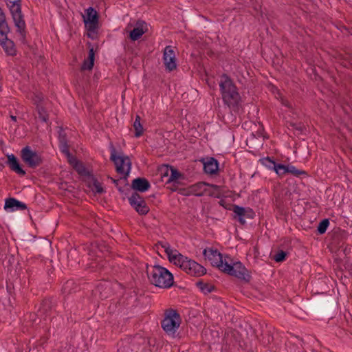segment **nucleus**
I'll return each mask as SVG.
<instances>
[{
	"mask_svg": "<svg viewBox=\"0 0 352 352\" xmlns=\"http://www.w3.org/2000/svg\"><path fill=\"white\" fill-rule=\"evenodd\" d=\"M4 158L0 159V170H2L5 168L6 162H3Z\"/></svg>",
	"mask_w": 352,
	"mask_h": 352,
	"instance_id": "49530a36",
	"label": "nucleus"
},
{
	"mask_svg": "<svg viewBox=\"0 0 352 352\" xmlns=\"http://www.w3.org/2000/svg\"><path fill=\"white\" fill-rule=\"evenodd\" d=\"M10 118L12 120H13L14 122H16V117L15 116H10Z\"/></svg>",
	"mask_w": 352,
	"mask_h": 352,
	"instance_id": "09e8293b",
	"label": "nucleus"
},
{
	"mask_svg": "<svg viewBox=\"0 0 352 352\" xmlns=\"http://www.w3.org/2000/svg\"><path fill=\"white\" fill-rule=\"evenodd\" d=\"M12 17L23 15L21 10V0H6Z\"/></svg>",
	"mask_w": 352,
	"mask_h": 352,
	"instance_id": "412c9836",
	"label": "nucleus"
},
{
	"mask_svg": "<svg viewBox=\"0 0 352 352\" xmlns=\"http://www.w3.org/2000/svg\"><path fill=\"white\" fill-rule=\"evenodd\" d=\"M7 158L6 164L11 170L20 176H24L26 174V172L22 168L18 158L14 154L7 155Z\"/></svg>",
	"mask_w": 352,
	"mask_h": 352,
	"instance_id": "f3484780",
	"label": "nucleus"
},
{
	"mask_svg": "<svg viewBox=\"0 0 352 352\" xmlns=\"http://www.w3.org/2000/svg\"><path fill=\"white\" fill-rule=\"evenodd\" d=\"M147 31V23L142 20H138L135 27L129 32V38L131 41H135Z\"/></svg>",
	"mask_w": 352,
	"mask_h": 352,
	"instance_id": "4468645a",
	"label": "nucleus"
},
{
	"mask_svg": "<svg viewBox=\"0 0 352 352\" xmlns=\"http://www.w3.org/2000/svg\"><path fill=\"white\" fill-rule=\"evenodd\" d=\"M272 339L273 338L270 334H268L267 344H269L272 340Z\"/></svg>",
	"mask_w": 352,
	"mask_h": 352,
	"instance_id": "de8ad7c7",
	"label": "nucleus"
},
{
	"mask_svg": "<svg viewBox=\"0 0 352 352\" xmlns=\"http://www.w3.org/2000/svg\"><path fill=\"white\" fill-rule=\"evenodd\" d=\"M287 253L283 250L278 251L273 256L274 260L277 263H281L286 260Z\"/></svg>",
	"mask_w": 352,
	"mask_h": 352,
	"instance_id": "e433bc0d",
	"label": "nucleus"
},
{
	"mask_svg": "<svg viewBox=\"0 0 352 352\" xmlns=\"http://www.w3.org/2000/svg\"><path fill=\"white\" fill-rule=\"evenodd\" d=\"M151 188L148 180L144 177H137L131 182V188L135 191L144 192Z\"/></svg>",
	"mask_w": 352,
	"mask_h": 352,
	"instance_id": "6ab92c4d",
	"label": "nucleus"
},
{
	"mask_svg": "<svg viewBox=\"0 0 352 352\" xmlns=\"http://www.w3.org/2000/svg\"><path fill=\"white\" fill-rule=\"evenodd\" d=\"M79 289L78 285L75 283L74 280H67L62 287V292L63 294L68 295L74 292H77Z\"/></svg>",
	"mask_w": 352,
	"mask_h": 352,
	"instance_id": "a878e982",
	"label": "nucleus"
},
{
	"mask_svg": "<svg viewBox=\"0 0 352 352\" xmlns=\"http://www.w3.org/2000/svg\"><path fill=\"white\" fill-rule=\"evenodd\" d=\"M286 126L288 129H292L298 131V133H302L305 130V126L302 122H287Z\"/></svg>",
	"mask_w": 352,
	"mask_h": 352,
	"instance_id": "72a5a7b5",
	"label": "nucleus"
},
{
	"mask_svg": "<svg viewBox=\"0 0 352 352\" xmlns=\"http://www.w3.org/2000/svg\"><path fill=\"white\" fill-rule=\"evenodd\" d=\"M74 168L76 170V172L82 176H87L90 177L93 175L85 166V165L81 162H76V164L73 166Z\"/></svg>",
	"mask_w": 352,
	"mask_h": 352,
	"instance_id": "2f4dec72",
	"label": "nucleus"
},
{
	"mask_svg": "<svg viewBox=\"0 0 352 352\" xmlns=\"http://www.w3.org/2000/svg\"><path fill=\"white\" fill-rule=\"evenodd\" d=\"M21 157L23 162L31 168H35L42 164V156L36 151H33L29 146H26L21 151Z\"/></svg>",
	"mask_w": 352,
	"mask_h": 352,
	"instance_id": "0eeeda50",
	"label": "nucleus"
},
{
	"mask_svg": "<svg viewBox=\"0 0 352 352\" xmlns=\"http://www.w3.org/2000/svg\"><path fill=\"white\" fill-rule=\"evenodd\" d=\"M58 141L59 144L67 142L66 133L63 130V129H60L59 131Z\"/></svg>",
	"mask_w": 352,
	"mask_h": 352,
	"instance_id": "79ce46f5",
	"label": "nucleus"
},
{
	"mask_svg": "<svg viewBox=\"0 0 352 352\" xmlns=\"http://www.w3.org/2000/svg\"><path fill=\"white\" fill-rule=\"evenodd\" d=\"M8 34H0V45L8 56H14L16 54L14 43L8 38Z\"/></svg>",
	"mask_w": 352,
	"mask_h": 352,
	"instance_id": "2eb2a0df",
	"label": "nucleus"
},
{
	"mask_svg": "<svg viewBox=\"0 0 352 352\" xmlns=\"http://www.w3.org/2000/svg\"><path fill=\"white\" fill-rule=\"evenodd\" d=\"M94 48L91 47L89 50V55L87 59H85L82 65L81 69L82 70H91L92 69L94 65Z\"/></svg>",
	"mask_w": 352,
	"mask_h": 352,
	"instance_id": "b1692460",
	"label": "nucleus"
},
{
	"mask_svg": "<svg viewBox=\"0 0 352 352\" xmlns=\"http://www.w3.org/2000/svg\"><path fill=\"white\" fill-rule=\"evenodd\" d=\"M14 25L16 28V32L20 35V41L25 44L26 41V24L24 20V15L12 17Z\"/></svg>",
	"mask_w": 352,
	"mask_h": 352,
	"instance_id": "dca6fc26",
	"label": "nucleus"
},
{
	"mask_svg": "<svg viewBox=\"0 0 352 352\" xmlns=\"http://www.w3.org/2000/svg\"><path fill=\"white\" fill-rule=\"evenodd\" d=\"M140 116L139 115H136L135 121L133 124V129L135 130L134 136L135 138H139L142 136L144 133V128L140 122Z\"/></svg>",
	"mask_w": 352,
	"mask_h": 352,
	"instance_id": "c85d7f7f",
	"label": "nucleus"
},
{
	"mask_svg": "<svg viewBox=\"0 0 352 352\" xmlns=\"http://www.w3.org/2000/svg\"><path fill=\"white\" fill-rule=\"evenodd\" d=\"M84 22L89 31H94L98 26V15L94 8L89 7L86 10V17L83 16Z\"/></svg>",
	"mask_w": 352,
	"mask_h": 352,
	"instance_id": "f8f14e48",
	"label": "nucleus"
},
{
	"mask_svg": "<svg viewBox=\"0 0 352 352\" xmlns=\"http://www.w3.org/2000/svg\"><path fill=\"white\" fill-rule=\"evenodd\" d=\"M329 226V221L328 219H322L317 227L318 233L320 234H324Z\"/></svg>",
	"mask_w": 352,
	"mask_h": 352,
	"instance_id": "c9c22d12",
	"label": "nucleus"
},
{
	"mask_svg": "<svg viewBox=\"0 0 352 352\" xmlns=\"http://www.w3.org/2000/svg\"><path fill=\"white\" fill-rule=\"evenodd\" d=\"M111 157L110 160L115 164L116 172L123 175L120 177V186H127L129 185L127 178L129 175L131 168V162L127 156H119L116 155V150L113 145L111 144Z\"/></svg>",
	"mask_w": 352,
	"mask_h": 352,
	"instance_id": "7ed1b4c3",
	"label": "nucleus"
},
{
	"mask_svg": "<svg viewBox=\"0 0 352 352\" xmlns=\"http://www.w3.org/2000/svg\"><path fill=\"white\" fill-rule=\"evenodd\" d=\"M231 210L234 212L233 219L238 221L241 225L245 224V219H252L255 216L254 210L250 208H244L234 204Z\"/></svg>",
	"mask_w": 352,
	"mask_h": 352,
	"instance_id": "6e6552de",
	"label": "nucleus"
},
{
	"mask_svg": "<svg viewBox=\"0 0 352 352\" xmlns=\"http://www.w3.org/2000/svg\"><path fill=\"white\" fill-rule=\"evenodd\" d=\"M199 184H204L203 185L201 186H199L196 188V192H201L203 194H204V191L201 190V188L203 187H204L205 186H207L208 185V184L205 183V182H199Z\"/></svg>",
	"mask_w": 352,
	"mask_h": 352,
	"instance_id": "a18cd8bd",
	"label": "nucleus"
},
{
	"mask_svg": "<svg viewBox=\"0 0 352 352\" xmlns=\"http://www.w3.org/2000/svg\"><path fill=\"white\" fill-rule=\"evenodd\" d=\"M229 261H232L231 258L226 256L225 258L224 267L222 270L223 272L244 280L246 283L250 281L252 276L241 262L236 261L229 263Z\"/></svg>",
	"mask_w": 352,
	"mask_h": 352,
	"instance_id": "423d86ee",
	"label": "nucleus"
},
{
	"mask_svg": "<svg viewBox=\"0 0 352 352\" xmlns=\"http://www.w3.org/2000/svg\"><path fill=\"white\" fill-rule=\"evenodd\" d=\"M10 32V27L6 21V16L3 11V10L0 8V34H5L6 33Z\"/></svg>",
	"mask_w": 352,
	"mask_h": 352,
	"instance_id": "cd10ccee",
	"label": "nucleus"
},
{
	"mask_svg": "<svg viewBox=\"0 0 352 352\" xmlns=\"http://www.w3.org/2000/svg\"><path fill=\"white\" fill-rule=\"evenodd\" d=\"M98 289L100 291L102 299L107 298L111 293L110 283L108 282L100 284L98 287Z\"/></svg>",
	"mask_w": 352,
	"mask_h": 352,
	"instance_id": "7c9ffc66",
	"label": "nucleus"
},
{
	"mask_svg": "<svg viewBox=\"0 0 352 352\" xmlns=\"http://www.w3.org/2000/svg\"><path fill=\"white\" fill-rule=\"evenodd\" d=\"M161 246L164 249V251L168 256V261L170 263H173L177 260V254H180L177 250H173L167 242H159Z\"/></svg>",
	"mask_w": 352,
	"mask_h": 352,
	"instance_id": "4be33fe9",
	"label": "nucleus"
},
{
	"mask_svg": "<svg viewBox=\"0 0 352 352\" xmlns=\"http://www.w3.org/2000/svg\"><path fill=\"white\" fill-rule=\"evenodd\" d=\"M170 184V186H168L167 188L170 189L173 192H174V191H177L178 192V190H179V188H178L179 182L175 183V186L173 185V182H172L171 184Z\"/></svg>",
	"mask_w": 352,
	"mask_h": 352,
	"instance_id": "c03bdc74",
	"label": "nucleus"
},
{
	"mask_svg": "<svg viewBox=\"0 0 352 352\" xmlns=\"http://www.w3.org/2000/svg\"><path fill=\"white\" fill-rule=\"evenodd\" d=\"M205 258H208L211 265L217 267L219 270L222 271L224 267L225 259L223 260L222 254L217 250L212 248L205 249L203 252Z\"/></svg>",
	"mask_w": 352,
	"mask_h": 352,
	"instance_id": "9d476101",
	"label": "nucleus"
},
{
	"mask_svg": "<svg viewBox=\"0 0 352 352\" xmlns=\"http://www.w3.org/2000/svg\"><path fill=\"white\" fill-rule=\"evenodd\" d=\"M285 170H286V174L290 173L291 175H292L293 176H295L296 177H301L302 176H303V177L308 176V174L306 171H305L303 170L298 169L293 165H289V164L287 165V169H285Z\"/></svg>",
	"mask_w": 352,
	"mask_h": 352,
	"instance_id": "c756f323",
	"label": "nucleus"
},
{
	"mask_svg": "<svg viewBox=\"0 0 352 352\" xmlns=\"http://www.w3.org/2000/svg\"><path fill=\"white\" fill-rule=\"evenodd\" d=\"M197 286L204 294H209L215 290V287L211 284L204 283L203 281H198L196 283Z\"/></svg>",
	"mask_w": 352,
	"mask_h": 352,
	"instance_id": "473e14b6",
	"label": "nucleus"
},
{
	"mask_svg": "<svg viewBox=\"0 0 352 352\" xmlns=\"http://www.w3.org/2000/svg\"><path fill=\"white\" fill-rule=\"evenodd\" d=\"M262 164L267 167L269 169L273 170L274 169V166L276 165V162L270 158V157H265L262 159Z\"/></svg>",
	"mask_w": 352,
	"mask_h": 352,
	"instance_id": "58836bf2",
	"label": "nucleus"
},
{
	"mask_svg": "<svg viewBox=\"0 0 352 352\" xmlns=\"http://www.w3.org/2000/svg\"><path fill=\"white\" fill-rule=\"evenodd\" d=\"M109 178L116 185V186L117 187L118 191L120 193L124 194L125 195H128V192L130 191V189L128 188H126V190L124 189L123 186L120 185V179H113V177H109Z\"/></svg>",
	"mask_w": 352,
	"mask_h": 352,
	"instance_id": "4c0bfd02",
	"label": "nucleus"
},
{
	"mask_svg": "<svg viewBox=\"0 0 352 352\" xmlns=\"http://www.w3.org/2000/svg\"><path fill=\"white\" fill-rule=\"evenodd\" d=\"M60 149L63 153H64L67 157L70 156V152L69 150V145L67 142L60 143Z\"/></svg>",
	"mask_w": 352,
	"mask_h": 352,
	"instance_id": "a19ab883",
	"label": "nucleus"
},
{
	"mask_svg": "<svg viewBox=\"0 0 352 352\" xmlns=\"http://www.w3.org/2000/svg\"><path fill=\"white\" fill-rule=\"evenodd\" d=\"M163 60L166 69L172 72L177 67L175 53L172 46H166L163 53Z\"/></svg>",
	"mask_w": 352,
	"mask_h": 352,
	"instance_id": "9b49d317",
	"label": "nucleus"
},
{
	"mask_svg": "<svg viewBox=\"0 0 352 352\" xmlns=\"http://www.w3.org/2000/svg\"><path fill=\"white\" fill-rule=\"evenodd\" d=\"M56 302L52 298L44 299L38 309V314L41 316H50L55 311Z\"/></svg>",
	"mask_w": 352,
	"mask_h": 352,
	"instance_id": "ddd939ff",
	"label": "nucleus"
},
{
	"mask_svg": "<svg viewBox=\"0 0 352 352\" xmlns=\"http://www.w3.org/2000/svg\"><path fill=\"white\" fill-rule=\"evenodd\" d=\"M146 274L149 282L155 287L167 289L173 285V274L161 265H148L147 264Z\"/></svg>",
	"mask_w": 352,
	"mask_h": 352,
	"instance_id": "f03ea898",
	"label": "nucleus"
},
{
	"mask_svg": "<svg viewBox=\"0 0 352 352\" xmlns=\"http://www.w3.org/2000/svg\"><path fill=\"white\" fill-rule=\"evenodd\" d=\"M4 209L9 212L24 210L27 209V205L15 198L10 197L6 199Z\"/></svg>",
	"mask_w": 352,
	"mask_h": 352,
	"instance_id": "a211bd4d",
	"label": "nucleus"
},
{
	"mask_svg": "<svg viewBox=\"0 0 352 352\" xmlns=\"http://www.w3.org/2000/svg\"><path fill=\"white\" fill-rule=\"evenodd\" d=\"M219 89L224 104L233 109L238 108L241 102L240 94L233 80L226 74L221 76Z\"/></svg>",
	"mask_w": 352,
	"mask_h": 352,
	"instance_id": "f257e3e1",
	"label": "nucleus"
},
{
	"mask_svg": "<svg viewBox=\"0 0 352 352\" xmlns=\"http://www.w3.org/2000/svg\"><path fill=\"white\" fill-rule=\"evenodd\" d=\"M204 184H196L190 186L189 188H181L178 190V193L184 196H189L190 195H195L198 197L203 195L201 192H196V188L199 186H201Z\"/></svg>",
	"mask_w": 352,
	"mask_h": 352,
	"instance_id": "5701e85b",
	"label": "nucleus"
},
{
	"mask_svg": "<svg viewBox=\"0 0 352 352\" xmlns=\"http://www.w3.org/2000/svg\"><path fill=\"white\" fill-rule=\"evenodd\" d=\"M285 169H287V165L277 163L276 166H274V170L278 176L282 177L286 174Z\"/></svg>",
	"mask_w": 352,
	"mask_h": 352,
	"instance_id": "ea45409f",
	"label": "nucleus"
},
{
	"mask_svg": "<svg viewBox=\"0 0 352 352\" xmlns=\"http://www.w3.org/2000/svg\"><path fill=\"white\" fill-rule=\"evenodd\" d=\"M163 177H168V179L166 182V184H171L172 182H173V185L175 186V183L179 182L178 179L179 178H182L183 175L176 168L171 167L170 176H168V173H166Z\"/></svg>",
	"mask_w": 352,
	"mask_h": 352,
	"instance_id": "393cba45",
	"label": "nucleus"
},
{
	"mask_svg": "<svg viewBox=\"0 0 352 352\" xmlns=\"http://www.w3.org/2000/svg\"><path fill=\"white\" fill-rule=\"evenodd\" d=\"M38 114V118L43 122H47L49 120V116L48 113L43 106L38 105L36 107Z\"/></svg>",
	"mask_w": 352,
	"mask_h": 352,
	"instance_id": "f704fd0d",
	"label": "nucleus"
},
{
	"mask_svg": "<svg viewBox=\"0 0 352 352\" xmlns=\"http://www.w3.org/2000/svg\"><path fill=\"white\" fill-rule=\"evenodd\" d=\"M67 157V160H68V162L74 166L75 164H76V162H78V160L76 159V157H74L73 155H72L70 153V156L69 157Z\"/></svg>",
	"mask_w": 352,
	"mask_h": 352,
	"instance_id": "37998d69",
	"label": "nucleus"
},
{
	"mask_svg": "<svg viewBox=\"0 0 352 352\" xmlns=\"http://www.w3.org/2000/svg\"><path fill=\"white\" fill-rule=\"evenodd\" d=\"M181 322L180 314L176 309L170 308L165 311L161 327L168 336L175 338Z\"/></svg>",
	"mask_w": 352,
	"mask_h": 352,
	"instance_id": "20e7f679",
	"label": "nucleus"
},
{
	"mask_svg": "<svg viewBox=\"0 0 352 352\" xmlns=\"http://www.w3.org/2000/svg\"><path fill=\"white\" fill-rule=\"evenodd\" d=\"M212 186L215 187V188L217 187V186H216V185H212Z\"/></svg>",
	"mask_w": 352,
	"mask_h": 352,
	"instance_id": "8fccbe9b",
	"label": "nucleus"
},
{
	"mask_svg": "<svg viewBox=\"0 0 352 352\" xmlns=\"http://www.w3.org/2000/svg\"><path fill=\"white\" fill-rule=\"evenodd\" d=\"M128 199L130 205L140 215H145L149 212V208L145 200L137 192H133Z\"/></svg>",
	"mask_w": 352,
	"mask_h": 352,
	"instance_id": "1a4fd4ad",
	"label": "nucleus"
},
{
	"mask_svg": "<svg viewBox=\"0 0 352 352\" xmlns=\"http://www.w3.org/2000/svg\"><path fill=\"white\" fill-rule=\"evenodd\" d=\"M204 164V170L206 173L209 175L216 174L219 170V162L214 157H210L206 162L204 160H201Z\"/></svg>",
	"mask_w": 352,
	"mask_h": 352,
	"instance_id": "aec40b11",
	"label": "nucleus"
},
{
	"mask_svg": "<svg viewBox=\"0 0 352 352\" xmlns=\"http://www.w3.org/2000/svg\"><path fill=\"white\" fill-rule=\"evenodd\" d=\"M89 178H91V182L89 184L88 186L94 193L102 194L105 192V190L103 188L101 184L94 175H91Z\"/></svg>",
	"mask_w": 352,
	"mask_h": 352,
	"instance_id": "bb28decb",
	"label": "nucleus"
},
{
	"mask_svg": "<svg viewBox=\"0 0 352 352\" xmlns=\"http://www.w3.org/2000/svg\"><path fill=\"white\" fill-rule=\"evenodd\" d=\"M177 256V260H175L173 263L179 266L188 274L192 276L199 277L206 273V268L194 260H192L182 254H178Z\"/></svg>",
	"mask_w": 352,
	"mask_h": 352,
	"instance_id": "39448f33",
	"label": "nucleus"
}]
</instances>
